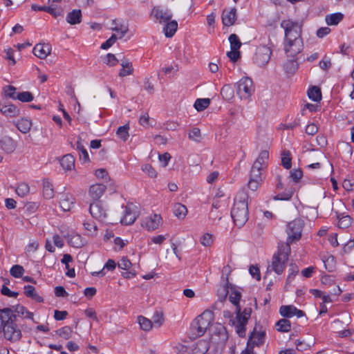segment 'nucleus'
I'll use <instances>...</instances> for the list:
<instances>
[{
  "label": "nucleus",
  "mask_w": 354,
  "mask_h": 354,
  "mask_svg": "<svg viewBox=\"0 0 354 354\" xmlns=\"http://www.w3.org/2000/svg\"><path fill=\"white\" fill-rule=\"evenodd\" d=\"M15 315L19 317H22L24 318L33 319V314L29 311H28L25 307L23 306L18 305L15 306V310H13Z\"/></svg>",
  "instance_id": "nucleus-36"
},
{
  "label": "nucleus",
  "mask_w": 354,
  "mask_h": 354,
  "mask_svg": "<svg viewBox=\"0 0 354 354\" xmlns=\"http://www.w3.org/2000/svg\"><path fill=\"white\" fill-rule=\"evenodd\" d=\"M89 212L93 218L100 221H103L106 217V210L103 207L101 201L91 203Z\"/></svg>",
  "instance_id": "nucleus-13"
},
{
  "label": "nucleus",
  "mask_w": 354,
  "mask_h": 354,
  "mask_svg": "<svg viewBox=\"0 0 354 354\" xmlns=\"http://www.w3.org/2000/svg\"><path fill=\"white\" fill-rule=\"evenodd\" d=\"M71 333L72 330L69 326H64L56 330V334L64 339H68Z\"/></svg>",
  "instance_id": "nucleus-48"
},
{
  "label": "nucleus",
  "mask_w": 354,
  "mask_h": 354,
  "mask_svg": "<svg viewBox=\"0 0 354 354\" xmlns=\"http://www.w3.org/2000/svg\"><path fill=\"white\" fill-rule=\"evenodd\" d=\"M162 225V218L160 214H152L141 219V226L147 231H153Z\"/></svg>",
  "instance_id": "nucleus-8"
},
{
  "label": "nucleus",
  "mask_w": 354,
  "mask_h": 354,
  "mask_svg": "<svg viewBox=\"0 0 354 354\" xmlns=\"http://www.w3.org/2000/svg\"><path fill=\"white\" fill-rule=\"evenodd\" d=\"M263 168L253 165L250 171V178L257 180H263L262 171Z\"/></svg>",
  "instance_id": "nucleus-47"
},
{
  "label": "nucleus",
  "mask_w": 354,
  "mask_h": 354,
  "mask_svg": "<svg viewBox=\"0 0 354 354\" xmlns=\"http://www.w3.org/2000/svg\"><path fill=\"white\" fill-rule=\"evenodd\" d=\"M283 68L287 74L292 75L295 73L298 68V64L296 59L292 58L291 59L287 60L283 64Z\"/></svg>",
  "instance_id": "nucleus-35"
},
{
  "label": "nucleus",
  "mask_w": 354,
  "mask_h": 354,
  "mask_svg": "<svg viewBox=\"0 0 354 354\" xmlns=\"http://www.w3.org/2000/svg\"><path fill=\"white\" fill-rule=\"evenodd\" d=\"M106 187L103 184H94L90 186L88 189V195L93 202L100 201V198L102 196L106 191Z\"/></svg>",
  "instance_id": "nucleus-14"
},
{
  "label": "nucleus",
  "mask_w": 354,
  "mask_h": 354,
  "mask_svg": "<svg viewBox=\"0 0 354 354\" xmlns=\"http://www.w3.org/2000/svg\"><path fill=\"white\" fill-rule=\"evenodd\" d=\"M29 186L26 183H21L16 188V193L21 197L26 196L29 193Z\"/></svg>",
  "instance_id": "nucleus-54"
},
{
  "label": "nucleus",
  "mask_w": 354,
  "mask_h": 354,
  "mask_svg": "<svg viewBox=\"0 0 354 354\" xmlns=\"http://www.w3.org/2000/svg\"><path fill=\"white\" fill-rule=\"evenodd\" d=\"M24 294L26 297L34 299L37 302H43L44 301L43 298L37 293L35 287L32 286H26L24 287Z\"/></svg>",
  "instance_id": "nucleus-31"
},
{
  "label": "nucleus",
  "mask_w": 354,
  "mask_h": 354,
  "mask_svg": "<svg viewBox=\"0 0 354 354\" xmlns=\"http://www.w3.org/2000/svg\"><path fill=\"white\" fill-rule=\"evenodd\" d=\"M15 126L23 133H27L30 131L32 122L30 120L21 118L15 122Z\"/></svg>",
  "instance_id": "nucleus-30"
},
{
  "label": "nucleus",
  "mask_w": 354,
  "mask_h": 354,
  "mask_svg": "<svg viewBox=\"0 0 354 354\" xmlns=\"http://www.w3.org/2000/svg\"><path fill=\"white\" fill-rule=\"evenodd\" d=\"M17 100L22 102H29L33 100V96L32 93L29 91H24L21 93H18L17 94Z\"/></svg>",
  "instance_id": "nucleus-50"
},
{
  "label": "nucleus",
  "mask_w": 354,
  "mask_h": 354,
  "mask_svg": "<svg viewBox=\"0 0 354 354\" xmlns=\"http://www.w3.org/2000/svg\"><path fill=\"white\" fill-rule=\"evenodd\" d=\"M121 269L127 270L122 273V276L126 279H131L136 275V272L133 269H131L132 264L131 261L126 257H122L118 264Z\"/></svg>",
  "instance_id": "nucleus-16"
},
{
  "label": "nucleus",
  "mask_w": 354,
  "mask_h": 354,
  "mask_svg": "<svg viewBox=\"0 0 354 354\" xmlns=\"http://www.w3.org/2000/svg\"><path fill=\"white\" fill-rule=\"evenodd\" d=\"M129 125L127 124L124 126L120 127L116 131V135L122 141H126L129 137Z\"/></svg>",
  "instance_id": "nucleus-41"
},
{
  "label": "nucleus",
  "mask_w": 354,
  "mask_h": 354,
  "mask_svg": "<svg viewBox=\"0 0 354 354\" xmlns=\"http://www.w3.org/2000/svg\"><path fill=\"white\" fill-rule=\"evenodd\" d=\"M75 199L70 194H63L60 197L59 205L63 211H70L74 206Z\"/></svg>",
  "instance_id": "nucleus-20"
},
{
  "label": "nucleus",
  "mask_w": 354,
  "mask_h": 354,
  "mask_svg": "<svg viewBox=\"0 0 354 354\" xmlns=\"http://www.w3.org/2000/svg\"><path fill=\"white\" fill-rule=\"evenodd\" d=\"M241 298V292L236 290L235 288H232L230 291L229 300L230 301L236 306V309L237 306H239V301Z\"/></svg>",
  "instance_id": "nucleus-38"
},
{
  "label": "nucleus",
  "mask_w": 354,
  "mask_h": 354,
  "mask_svg": "<svg viewBox=\"0 0 354 354\" xmlns=\"http://www.w3.org/2000/svg\"><path fill=\"white\" fill-rule=\"evenodd\" d=\"M221 94L225 100H230L234 97V89L230 84L224 85L221 90Z\"/></svg>",
  "instance_id": "nucleus-42"
},
{
  "label": "nucleus",
  "mask_w": 354,
  "mask_h": 354,
  "mask_svg": "<svg viewBox=\"0 0 354 354\" xmlns=\"http://www.w3.org/2000/svg\"><path fill=\"white\" fill-rule=\"evenodd\" d=\"M276 328L279 332L286 333L290 330L291 324L289 320L281 319L276 323Z\"/></svg>",
  "instance_id": "nucleus-37"
},
{
  "label": "nucleus",
  "mask_w": 354,
  "mask_h": 354,
  "mask_svg": "<svg viewBox=\"0 0 354 354\" xmlns=\"http://www.w3.org/2000/svg\"><path fill=\"white\" fill-rule=\"evenodd\" d=\"M268 158V151L266 150H263L260 152L258 158L256 159L253 165L264 169L267 166Z\"/></svg>",
  "instance_id": "nucleus-32"
},
{
  "label": "nucleus",
  "mask_w": 354,
  "mask_h": 354,
  "mask_svg": "<svg viewBox=\"0 0 354 354\" xmlns=\"http://www.w3.org/2000/svg\"><path fill=\"white\" fill-rule=\"evenodd\" d=\"M24 272V268L19 265L13 266L10 269L11 275L16 278L21 277L23 275Z\"/></svg>",
  "instance_id": "nucleus-59"
},
{
  "label": "nucleus",
  "mask_w": 354,
  "mask_h": 354,
  "mask_svg": "<svg viewBox=\"0 0 354 354\" xmlns=\"http://www.w3.org/2000/svg\"><path fill=\"white\" fill-rule=\"evenodd\" d=\"M351 221L349 216H344L339 219L338 225L340 228H346L351 225Z\"/></svg>",
  "instance_id": "nucleus-62"
},
{
  "label": "nucleus",
  "mask_w": 354,
  "mask_h": 354,
  "mask_svg": "<svg viewBox=\"0 0 354 354\" xmlns=\"http://www.w3.org/2000/svg\"><path fill=\"white\" fill-rule=\"evenodd\" d=\"M1 149L6 153H12L17 148V142L9 136H6L0 141Z\"/></svg>",
  "instance_id": "nucleus-23"
},
{
  "label": "nucleus",
  "mask_w": 354,
  "mask_h": 354,
  "mask_svg": "<svg viewBox=\"0 0 354 354\" xmlns=\"http://www.w3.org/2000/svg\"><path fill=\"white\" fill-rule=\"evenodd\" d=\"M189 138L196 142H199L201 140V133L198 128H193L188 133Z\"/></svg>",
  "instance_id": "nucleus-49"
},
{
  "label": "nucleus",
  "mask_w": 354,
  "mask_h": 354,
  "mask_svg": "<svg viewBox=\"0 0 354 354\" xmlns=\"http://www.w3.org/2000/svg\"><path fill=\"white\" fill-rule=\"evenodd\" d=\"M60 164L64 169L71 170L75 167V158L71 154L65 155L60 160Z\"/></svg>",
  "instance_id": "nucleus-29"
},
{
  "label": "nucleus",
  "mask_w": 354,
  "mask_h": 354,
  "mask_svg": "<svg viewBox=\"0 0 354 354\" xmlns=\"http://www.w3.org/2000/svg\"><path fill=\"white\" fill-rule=\"evenodd\" d=\"M209 348V342L206 339H200L189 349L188 354H205Z\"/></svg>",
  "instance_id": "nucleus-17"
},
{
  "label": "nucleus",
  "mask_w": 354,
  "mask_h": 354,
  "mask_svg": "<svg viewBox=\"0 0 354 354\" xmlns=\"http://www.w3.org/2000/svg\"><path fill=\"white\" fill-rule=\"evenodd\" d=\"M248 194L240 192L235 197L234 203L231 210V216L236 225L241 227L245 224L249 217Z\"/></svg>",
  "instance_id": "nucleus-2"
},
{
  "label": "nucleus",
  "mask_w": 354,
  "mask_h": 354,
  "mask_svg": "<svg viewBox=\"0 0 354 354\" xmlns=\"http://www.w3.org/2000/svg\"><path fill=\"white\" fill-rule=\"evenodd\" d=\"M303 173L299 169H294L290 172V178L295 183H298L301 178Z\"/></svg>",
  "instance_id": "nucleus-61"
},
{
  "label": "nucleus",
  "mask_w": 354,
  "mask_h": 354,
  "mask_svg": "<svg viewBox=\"0 0 354 354\" xmlns=\"http://www.w3.org/2000/svg\"><path fill=\"white\" fill-rule=\"evenodd\" d=\"M120 65L122 68L118 74L120 77L131 75L133 73V64L128 59L124 58L122 59Z\"/></svg>",
  "instance_id": "nucleus-24"
},
{
  "label": "nucleus",
  "mask_w": 354,
  "mask_h": 354,
  "mask_svg": "<svg viewBox=\"0 0 354 354\" xmlns=\"http://www.w3.org/2000/svg\"><path fill=\"white\" fill-rule=\"evenodd\" d=\"M229 41L230 43L231 49L239 50L241 46V42L238 36L235 34L230 35Z\"/></svg>",
  "instance_id": "nucleus-51"
},
{
  "label": "nucleus",
  "mask_w": 354,
  "mask_h": 354,
  "mask_svg": "<svg viewBox=\"0 0 354 354\" xmlns=\"http://www.w3.org/2000/svg\"><path fill=\"white\" fill-rule=\"evenodd\" d=\"M110 28L118 33V38H122L128 32V26L124 24L119 23L117 20H113Z\"/></svg>",
  "instance_id": "nucleus-25"
},
{
  "label": "nucleus",
  "mask_w": 354,
  "mask_h": 354,
  "mask_svg": "<svg viewBox=\"0 0 354 354\" xmlns=\"http://www.w3.org/2000/svg\"><path fill=\"white\" fill-rule=\"evenodd\" d=\"M174 214L178 218L183 219L187 214V209L185 205L177 203L174 205Z\"/></svg>",
  "instance_id": "nucleus-39"
},
{
  "label": "nucleus",
  "mask_w": 354,
  "mask_h": 354,
  "mask_svg": "<svg viewBox=\"0 0 354 354\" xmlns=\"http://www.w3.org/2000/svg\"><path fill=\"white\" fill-rule=\"evenodd\" d=\"M236 20V9H225L222 13V22L225 26H232Z\"/></svg>",
  "instance_id": "nucleus-18"
},
{
  "label": "nucleus",
  "mask_w": 354,
  "mask_h": 354,
  "mask_svg": "<svg viewBox=\"0 0 354 354\" xmlns=\"http://www.w3.org/2000/svg\"><path fill=\"white\" fill-rule=\"evenodd\" d=\"M290 246L288 243H279L278 250L274 254L270 267L277 274H281L286 266L290 253Z\"/></svg>",
  "instance_id": "nucleus-3"
},
{
  "label": "nucleus",
  "mask_w": 354,
  "mask_h": 354,
  "mask_svg": "<svg viewBox=\"0 0 354 354\" xmlns=\"http://www.w3.org/2000/svg\"><path fill=\"white\" fill-rule=\"evenodd\" d=\"M227 340L225 328L221 324H215L211 327L210 342L218 346H223Z\"/></svg>",
  "instance_id": "nucleus-7"
},
{
  "label": "nucleus",
  "mask_w": 354,
  "mask_h": 354,
  "mask_svg": "<svg viewBox=\"0 0 354 354\" xmlns=\"http://www.w3.org/2000/svg\"><path fill=\"white\" fill-rule=\"evenodd\" d=\"M142 170L145 172L150 178H156L157 172L151 165L146 164L142 166Z\"/></svg>",
  "instance_id": "nucleus-63"
},
{
  "label": "nucleus",
  "mask_w": 354,
  "mask_h": 354,
  "mask_svg": "<svg viewBox=\"0 0 354 354\" xmlns=\"http://www.w3.org/2000/svg\"><path fill=\"white\" fill-rule=\"evenodd\" d=\"M236 320L239 323H242L244 324H247L248 321L251 315V309H244L243 312H241V307L237 306V308L236 309Z\"/></svg>",
  "instance_id": "nucleus-26"
},
{
  "label": "nucleus",
  "mask_w": 354,
  "mask_h": 354,
  "mask_svg": "<svg viewBox=\"0 0 354 354\" xmlns=\"http://www.w3.org/2000/svg\"><path fill=\"white\" fill-rule=\"evenodd\" d=\"M166 23L167 24L164 27L165 35L167 37H171L177 30L178 23L176 21H169Z\"/></svg>",
  "instance_id": "nucleus-34"
},
{
  "label": "nucleus",
  "mask_w": 354,
  "mask_h": 354,
  "mask_svg": "<svg viewBox=\"0 0 354 354\" xmlns=\"http://www.w3.org/2000/svg\"><path fill=\"white\" fill-rule=\"evenodd\" d=\"M151 15L160 24L168 22L172 17V15L167 9H163L160 6L154 7Z\"/></svg>",
  "instance_id": "nucleus-12"
},
{
  "label": "nucleus",
  "mask_w": 354,
  "mask_h": 354,
  "mask_svg": "<svg viewBox=\"0 0 354 354\" xmlns=\"http://www.w3.org/2000/svg\"><path fill=\"white\" fill-rule=\"evenodd\" d=\"M4 337L11 342H19L22 336L21 330L17 327L16 323L7 324L3 326Z\"/></svg>",
  "instance_id": "nucleus-9"
},
{
  "label": "nucleus",
  "mask_w": 354,
  "mask_h": 354,
  "mask_svg": "<svg viewBox=\"0 0 354 354\" xmlns=\"http://www.w3.org/2000/svg\"><path fill=\"white\" fill-rule=\"evenodd\" d=\"M43 195L46 199H51L55 195L53 184L48 180L43 182Z\"/></svg>",
  "instance_id": "nucleus-33"
},
{
  "label": "nucleus",
  "mask_w": 354,
  "mask_h": 354,
  "mask_svg": "<svg viewBox=\"0 0 354 354\" xmlns=\"http://www.w3.org/2000/svg\"><path fill=\"white\" fill-rule=\"evenodd\" d=\"M279 313L284 317H292L295 315L297 317H301L305 315L304 311L292 305L281 306Z\"/></svg>",
  "instance_id": "nucleus-15"
},
{
  "label": "nucleus",
  "mask_w": 354,
  "mask_h": 354,
  "mask_svg": "<svg viewBox=\"0 0 354 354\" xmlns=\"http://www.w3.org/2000/svg\"><path fill=\"white\" fill-rule=\"evenodd\" d=\"M138 216L137 207L132 203L128 204L124 207V215L121 219V223L124 225L133 224Z\"/></svg>",
  "instance_id": "nucleus-10"
},
{
  "label": "nucleus",
  "mask_w": 354,
  "mask_h": 354,
  "mask_svg": "<svg viewBox=\"0 0 354 354\" xmlns=\"http://www.w3.org/2000/svg\"><path fill=\"white\" fill-rule=\"evenodd\" d=\"M236 94L241 99L248 100L254 91L252 80L245 77L236 84Z\"/></svg>",
  "instance_id": "nucleus-6"
},
{
  "label": "nucleus",
  "mask_w": 354,
  "mask_h": 354,
  "mask_svg": "<svg viewBox=\"0 0 354 354\" xmlns=\"http://www.w3.org/2000/svg\"><path fill=\"white\" fill-rule=\"evenodd\" d=\"M138 323L140 326V328L142 330L148 331L151 329L153 324H152V322L150 319H149L143 316H139L138 317Z\"/></svg>",
  "instance_id": "nucleus-45"
},
{
  "label": "nucleus",
  "mask_w": 354,
  "mask_h": 354,
  "mask_svg": "<svg viewBox=\"0 0 354 354\" xmlns=\"http://www.w3.org/2000/svg\"><path fill=\"white\" fill-rule=\"evenodd\" d=\"M66 21L71 25L80 24L82 19V12L79 9L73 10L68 13L66 16Z\"/></svg>",
  "instance_id": "nucleus-27"
},
{
  "label": "nucleus",
  "mask_w": 354,
  "mask_h": 354,
  "mask_svg": "<svg viewBox=\"0 0 354 354\" xmlns=\"http://www.w3.org/2000/svg\"><path fill=\"white\" fill-rule=\"evenodd\" d=\"M214 239L212 234L209 233L204 234L200 239L201 243L205 247H209L213 243Z\"/></svg>",
  "instance_id": "nucleus-53"
},
{
  "label": "nucleus",
  "mask_w": 354,
  "mask_h": 354,
  "mask_svg": "<svg viewBox=\"0 0 354 354\" xmlns=\"http://www.w3.org/2000/svg\"><path fill=\"white\" fill-rule=\"evenodd\" d=\"M272 52L269 47L263 46L257 49L254 60L260 66H263L268 64L270 59Z\"/></svg>",
  "instance_id": "nucleus-11"
},
{
  "label": "nucleus",
  "mask_w": 354,
  "mask_h": 354,
  "mask_svg": "<svg viewBox=\"0 0 354 354\" xmlns=\"http://www.w3.org/2000/svg\"><path fill=\"white\" fill-rule=\"evenodd\" d=\"M153 322L156 326L160 327L164 322V316L162 313L156 312L153 316Z\"/></svg>",
  "instance_id": "nucleus-64"
},
{
  "label": "nucleus",
  "mask_w": 354,
  "mask_h": 354,
  "mask_svg": "<svg viewBox=\"0 0 354 354\" xmlns=\"http://www.w3.org/2000/svg\"><path fill=\"white\" fill-rule=\"evenodd\" d=\"M294 194V189H288L283 193H280L274 197V200H290Z\"/></svg>",
  "instance_id": "nucleus-52"
},
{
  "label": "nucleus",
  "mask_w": 354,
  "mask_h": 354,
  "mask_svg": "<svg viewBox=\"0 0 354 354\" xmlns=\"http://www.w3.org/2000/svg\"><path fill=\"white\" fill-rule=\"evenodd\" d=\"M344 19V15L341 12H335L327 15L325 21L328 26H336Z\"/></svg>",
  "instance_id": "nucleus-28"
},
{
  "label": "nucleus",
  "mask_w": 354,
  "mask_h": 354,
  "mask_svg": "<svg viewBox=\"0 0 354 354\" xmlns=\"http://www.w3.org/2000/svg\"><path fill=\"white\" fill-rule=\"evenodd\" d=\"M210 104L209 98L197 99L194 103L195 109L198 111H203L206 109Z\"/></svg>",
  "instance_id": "nucleus-46"
},
{
  "label": "nucleus",
  "mask_w": 354,
  "mask_h": 354,
  "mask_svg": "<svg viewBox=\"0 0 354 354\" xmlns=\"http://www.w3.org/2000/svg\"><path fill=\"white\" fill-rule=\"evenodd\" d=\"M5 95L13 100H17L16 88L12 86H6L3 88Z\"/></svg>",
  "instance_id": "nucleus-60"
},
{
  "label": "nucleus",
  "mask_w": 354,
  "mask_h": 354,
  "mask_svg": "<svg viewBox=\"0 0 354 354\" xmlns=\"http://www.w3.org/2000/svg\"><path fill=\"white\" fill-rule=\"evenodd\" d=\"M77 149L79 151L80 160H82L83 162H87L89 160L88 152L80 141H77Z\"/></svg>",
  "instance_id": "nucleus-44"
},
{
  "label": "nucleus",
  "mask_w": 354,
  "mask_h": 354,
  "mask_svg": "<svg viewBox=\"0 0 354 354\" xmlns=\"http://www.w3.org/2000/svg\"><path fill=\"white\" fill-rule=\"evenodd\" d=\"M213 320V313L209 310L204 311L192 322L191 326L192 333L196 336H202L208 328L211 330V324Z\"/></svg>",
  "instance_id": "nucleus-4"
},
{
  "label": "nucleus",
  "mask_w": 354,
  "mask_h": 354,
  "mask_svg": "<svg viewBox=\"0 0 354 354\" xmlns=\"http://www.w3.org/2000/svg\"><path fill=\"white\" fill-rule=\"evenodd\" d=\"M304 226V222L301 218H295L289 222L286 228L288 239L286 243L290 245L292 242L299 240L301 237V232Z\"/></svg>",
  "instance_id": "nucleus-5"
},
{
  "label": "nucleus",
  "mask_w": 354,
  "mask_h": 354,
  "mask_svg": "<svg viewBox=\"0 0 354 354\" xmlns=\"http://www.w3.org/2000/svg\"><path fill=\"white\" fill-rule=\"evenodd\" d=\"M298 272H299V268L296 265L291 264L290 266L289 274L286 279V286L288 284L290 283V282L293 280V279L297 275Z\"/></svg>",
  "instance_id": "nucleus-57"
},
{
  "label": "nucleus",
  "mask_w": 354,
  "mask_h": 354,
  "mask_svg": "<svg viewBox=\"0 0 354 354\" xmlns=\"http://www.w3.org/2000/svg\"><path fill=\"white\" fill-rule=\"evenodd\" d=\"M281 163L283 167L287 169L291 167V158L289 151L282 153Z\"/></svg>",
  "instance_id": "nucleus-58"
},
{
  "label": "nucleus",
  "mask_w": 354,
  "mask_h": 354,
  "mask_svg": "<svg viewBox=\"0 0 354 354\" xmlns=\"http://www.w3.org/2000/svg\"><path fill=\"white\" fill-rule=\"evenodd\" d=\"M68 243L75 248H81L84 245V241L79 234L71 236L68 239Z\"/></svg>",
  "instance_id": "nucleus-43"
},
{
  "label": "nucleus",
  "mask_w": 354,
  "mask_h": 354,
  "mask_svg": "<svg viewBox=\"0 0 354 354\" xmlns=\"http://www.w3.org/2000/svg\"><path fill=\"white\" fill-rule=\"evenodd\" d=\"M84 227L87 231V234L89 236H93L95 234L97 231V226L93 221H87L84 223Z\"/></svg>",
  "instance_id": "nucleus-55"
},
{
  "label": "nucleus",
  "mask_w": 354,
  "mask_h": 354,
  "mask_svg": "<svg viewBox=\"0 0 354 354\" xmlns=\"http://www.w3.org/2000/svg\"><path fill=\"white\" fill-rule=\"evenodd\" d=\"M0 319L1 320L2 326L15 323L16 315H15L13 310L10 308L0 309Z\"/></svg>",
  "instance_id": "nucleus-19"
},
{
  "label": "nucleus",
  "mask_w": 354,
  "mask_h": 354,
  "mask_svg": "<svg viewBox=\"0 0 354 354\" xmlns=\"http://www.w3.org/2000/svg\"><path fill=\"white\" fill-rule=\"evenodd\" d=\"M265 333L263 332H253L251 335V340L257 345L262 344Z\"/></svg>",
  "instance_id": "nucleus-56"
},
{
  "label": "nucleus",
  "mask_w": 354,
  "mask_h": 354,
  "mask_svg": "<svg viewBox=\"0 0 354 354\" xmlns=\"http://www.w3.org/2000/svg\"><path fill=\"white\" fill-rule=\"evenodd\" d=\"M281 26L285 31L284 50L288 57L295 58L303 50L301 24L290 19L283 20Z\"/></svg>",
  "instance_id": "nucleus-1"
},
{
  "label": "nucleus",
  "mask_w": 354,
  "mask_h": 354,
  "mask_svg": "<svg viewBox=\"0 0 354 354\" xmlns=\"http://www.w3.org/2000/svg\"><path fill=\"white\" fill-rule=\"evenodd\" d=\"M0 111L7 117H15L19 115V109L11 104L0 103Z\"/></svg>",
  "instance_id": "nucleus-22"
},
{
  "label": "nucleus",
  "mask_w": 354,
  "mask_h": 354,
  "mask_svg": "<svg viewBox=\"0 0 354 354\" xmlns=\"http://www.w3.org/2000/svg\"><path fill=\"white\" fill-rule=\"evenodd\" d=\"M308 95L310 99L315 102H319L322 99L321 90L317 86H313L308 91Z\"/></svg>",
  "instance_id": "nucleus-40"
},
{
  "label": "nucleus",
  "mask_w": 354,
  "mask_h": 354,
  "mask_svg": "<svg viewBox=\"0 0 354 354\" xmlns=\"http://www.w3.org/2000/svg\"><path fill=\"white\" fill-rule=\"evenodd\" d=\"M51 47L46 44H37L32 50L33 54L39 59H45L50 53Z\"/></svg>",
  "instance_id": "nucleus-21"
}]
</instances>
